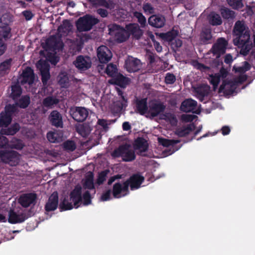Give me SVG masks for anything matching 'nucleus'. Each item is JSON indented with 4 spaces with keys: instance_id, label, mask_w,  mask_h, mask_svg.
I'll return each mask as SVG.
<instances>
[{
    "instance_id": "1",
    "label": "nucleus",
    "mask_w": 255,
    "mask_h": 255,
    "mask_svg": "<svg viewBox=\"0 0 255 255\" xmlns=\"http://www.w3.org/2000/svg\"><path fill=\"white\" fill-rule=\"evenodd\" d=\"M234 33L237 36L233 40L234 44L248 52L252 48V43L250 40V30L244 21H238L236 22Z\"/></svg>"
},
{
    "instance_id": "2",
    "label": "nucleus",
    "mask_w": 255,
    "mask_h": 255,
    "mask_svg": "<svg viewBox=\"0 0 255 255\" xmlns=\"http://www.w3.org/2000/svg\"><path fill=\"white\" fill-rule=\"evenodd\" d=\"M81 189L80 186H77L70 194V202L64 199L60 204L59 207L61 211L70 210L73 208L79 207L78 204L82 202Z\"/></svg>"
},
{
    "instance_id": "3",
    "label": "nucleus",
    "mask_w": 255,
    "mask_h": 255,
    "mask_svg": "<svg viewBox=\"0 0 255 255\" xmlns=\"http://www.w3.org/2000/svg\"><path fill=\"white\" fill-rule=\"evenodd\" d=\"M112 157L117 158L121 157L123 160L129 162L135 158V155L132 147L128 144L120 146L111 153Z\"/></svg>"
},
{
    "instance_id": "4",
    "label": "nucleus",
    "mask_w": 255,
    "mask_h": 255,
    "mask_svg": "<svg viewBox=\"0 0 255 255\" xmlns=\"http://www.w3.org/2000/svg\"><path fill=\"white\" fill-rule=\"evenodd\" d=\"M246 79V75L243 74L233 80L227 79L223 80V83L220 87L219 91L227 95H230L234 92L237 85L242 83Z\"/></svg>"
},
{
    "instance_id": "5",
    "label": "nucleus",
    "mask_w": 255,
    "mask_h": 255,
    "mask_svg": "<svg viewBox=\"0 0 255 255\" xmlns=\"http://www.w3.org/2000/svg\"><path fill=\"white\" fill-rule=\"evenodd\" d=\"M97 18L89 15L80 17L77 21L76 26L79 31H86L90 30L92 26L98 22Z\"/></svg>"
},
{
    "instance_id": "6",
    "label": "nucleus",
    "mask_w": 255,
    "mask_h": 255,
    "mask_svg": "<svg viewBox=\"0 0 255 255\" xmlns=\"http://www.w3.org/2000/svg\"><path fill=\"white\" fill-rule=\"evenodd\" d=\"M11 36V28L7 24L0 25V56L2 55L5 51L6 44L5 41Z\"/></svg>"
},
{
    "instance_id": "7",
    "label": "nucleus",
    "mask_w": 255,
    "mask_h": 255,
    "mask_svg": "<svg viewBox=\"0 0 255 255\" xmlns=\"http://www.w3.org/2000/svg\"><path fill=\"white\" fill-rule=\"evenodd\" d=\"M20 160V155L15 151L0 152V160L11 166L17 165Z\"/></svg>"
},
{
    "instance_id": "8",
    "label": "nucleus",
    "mask_w": 255,
    "mask_h": 255,
    "mask_svg": "<svg viewBox=\"0 0 255 255\" xmlns=\"http://www.w3.org/2000/svg\"><path fill=\"white\" fill-rule=\"evenodd\" d=\"M109 33L111 35H114L116 39L119 42L125 41L128 37L129 34L120 26L114 24L109 27Z\"/></svg>"
},
{
    "instance_id": "9",
    "label": "nucleus",
    "mask_w": 255,
    "mask_h": 255,
    "mask_svg": "<svg viewBox=\"0 0 255 255\" xmlns=\"http://www.w3.org/2000/svg\"><path fill=\"white\" fill-rule=\"evenodd\" d=\"M129 183L124 182L116 183L114 185L113 195L115 198H119L124 197L129 193Z\"/></svg>"
},
{
    "instance_id": "10",
    "label": "nucleus",
    "mask_w": 255,
    "mask_h": 255,
    "mask_svg": "<svg viewBox=\"0 0 255 255\" xmlns=\"http://www.w3.org/2000/svg\"><path fill=\"white\" fill-rule=\"evenodd\" d=\"M71 115L76 121L82 122L87 118L89 112L87 109L84 107H75L70 111Z\"/></svg>"
},
{
    "instance_id": "11",
    "label": "nucleus",
    "mask_w": 255,
    "mask_h": 255,
    "mask_svg": "<svg viewBox=\"0 0 255 255\" xmlns=\"http://www.w3.org/2000/svg\"><path fill=\"white\" fill-rule=\"evenodd\" d=\"M75 67L81 71H85L91 67L92 61L88 56H78L73 62Z\"/></svg>"
},
{
    "instance_id": "12",
    "label": "nucleus",
    "mask_w": 255,
    "mask_h": 255,
    "mask_svg": "<svg viewBox=\"0 0 255 255\" xmlns=\"http://www.w3.org/2000/svg\"><path fill=\"white\" fill-rule=\"evenodd\" d=\"M36 67L40 72L42 82L44 84H46L50 78L49 65L48 62L45 60H40L36 64Z\"/></svg>"
},
{
    "instance_id": "13",
    "label": "nucleus",
    "mask_w": 255,
    "mask_h": 255,
    "mask_svg": "<svg viewBox=\"0 0 255 255\" xmlns=\"http://www.w3.org/2000/svg\"><path fill=\"white\" fill-rule=\"evenodd\" d=\"M228 73L225 69L222 68L219 73L215 74H209L208 80L213 85L214 90H215L218 87L221 80H223L227 76Z\"/></svg>"
},
{
    "instance_id": "14",
    "label": "nucleus",
    "mask_w": 255,
    "mask_h": 255,
    "mask_svg": "<svg viewBox=\"0 0 255 255\" xmlns=\"http://www.w3.org/2000/svg\"><path fill=\"white\" fill-rule=\"evenodd\" d=\"M97 56L101 63H106L111 60L112 54L107 47L103 45L97 49Z\"/></svg>"
},
{
    "instance_id": "15",
    "label": "nucleus",
    "mask_w": 255,
    "mask_h": 255,
    "mask_svg": "<svg viewBox=\"0 0 255 255\" xmlns=\"http://www.w3.org/2000/svg\"><path fill=\"white\" fill-rule=\"evenodd\" d=\"M28 217L25 213L18 211L16 212L13 210H10L8 213V221L11 224L20 223L24 222Z\"/></svg>"
},
{
    "instance_id": "16",
    "label": "nucleus",
    "mask_w": 255,
    "mask_h": 255,
    "mask_svg": "<svg viewBox=\"0 0 255 255\" xmlns=\"http://www.w3.org/2000/svg\"><path fill=\"white\" fill-rule=\"evenodd\" d=\"M34 80L33 71L30 67L26 68L18 79V82L21 84L28 83L29 85L33 83Z\"/></svg>"
},
{
    "instance_id": "17",
    "label": "nucleus",
    "mask_w": 255,
    "mask_h": 255,
    "mask_svg": "<svg viewBox=\"0 0 255 255\" xmlns=\"http://www.w3.org/2000/svg\"><path fill=\"white\" fill-rule=\"evenodd\" d=\"M140 67V61L137 59L128 57L125 61V67L129 72H136Z\"/></svg>"
},
{
    "instance_id": "18",
    "label": "nucleus",
    "mask_w": 255,
    "mask_h": 255,
    "mask_svg": "<svg viewBox=\"0 0 255 255\" xmlns=\"http://www.w3.org/2000/svg\"><path fill=\"white\" fill-rule=\"evenodd\" d=\"M36 196L35 194H24L20 196L18 202L23 207H28L35 203Z\"/></svg>"
},
{
    "instance_id": "19",
    "label": "nucleus",
    "mask_w": 255,
    "mask_h": 255,
    "mask_svg": "<svg viewBox=\"0 0 255 255\" xmlns=\"http://www.w3.org/2000/svg\"><path fill=\"white\" fill-rule=\"evenodd\" d=\"M227 42L222 38L218 39L217 42L213 45L212 50L214 54L216 55L217 57L220 56L225 52L226 49Z\"/></svg>"
},
{
    "instance_id": "20",
    "label": "nucleus",
    "mask_w": 255,
    "mask_h": 255,
    "mask_svg": "<svg viewBox=\"0 0 255 255\" xmlns=\"http://www.w3.org/2000/svg\"><path fill=\"white\" fill-rule=\"evenodd\" d=\"M165 106L162 103L153 101L149 103L148 113L154 117L163 112Z\"/></svg>"
},
{
    "instance_id": "21",
    "label": "nucleus",
    "mask_w": 255,
    "mask_h": 255,
    "mask_svg": "<svg viewBox=\"0 0 255 255\" xmlns=\"http://www.w3.org/2000/svg\"><path fill=\"white\" fill-rule=\"evenodd\" d=\"M117 91L120 97L119 100L115 102L114 104L113 110L114 112L116 113L120 112L127 106V101L123 96V92L119 89H118Z\"/></svg>"
},
{
    "instance_id": "22",
    "label": "nucleus",
    "mask_w": 255,
    "mask_h": 255,
    "mask_svg": "<svg viewBox=\"0 0 255 255\" xmlns=\"http://www.w3.org/2000/svg\"><path fill=\"white\" fill-rule=\"evenodd\" d=\"M144 180V177L138 174L131 176L128 180L126 181L129 183L131 190H133L139 188Z\"/></svg>"
},
{
    "instance_id": "23",
    "label": "nucleus",
    "mask_w": 255,
    "mask_h": 255,
    "mask_svg": "<svg viewBox=\"0 0 255 255\" xmlns=\"http://www.w3.org/2000/svg\"><path fill=\"white\" fill-rule=\"evenodd\" d=\"M148 23L153 27L161 28L164 25L165 19L162 15H153L148 18Z\"/></svg>"
},
{
    "instance_id": "24",
    "label": "nucleus",
    "mask_w": 255,
    "mask_h": 255,
    "mask_svg": "<svg viewBox=\"0 0 255 255\" xmlns=\"http://www.w3.org/2000/svg\"><path fill=\"white\" fill-rule=\"evenodd\" d=\"M58 196L57 192L53 193L49 197L48 202L45 205V209L47 211L55 210L58 206Z\"/></svg>"
},
{
    "instance_id": "25",
    "label": "nucleus",
    "mask_w": 255,
    "mask_h": 255,
    "mask_svg": "<svg viewBox=\"0 0 255 255\" xmlns=\"http://www.w3.org/2000/svg\"><path fill=\"white\" fill-rule=\"evenodd\" d=\"M197 102L191 99H188L184 101L180 106L181 111L184 112H194L197 107Z\"/></svg>"
},
{
    "instance_id": "26",
    "label": "nucleus",
    "mask_w": 255,
    "mask_h": 255,
    "mask_svg": "<svg viewBox=\"0 0 255 255\" xmlns=\"http://www.w3.org/2000/svg\"><path fill=\"white\" fill-rule=\"evenodd\" d=\"M127 31L129 34L132 35L136 39H138L143 34L142 30L136 23H130L126 26Z\"/></svg>"
},
{
    "instance_id": "27",
    "label": "nucleus",
    "mask_w": 255,
    "mask_h": 255,
    "mask_svg": "<svg viewBox=\"0 0 255 255\" xmlns=\"http://www.w3.org/2000/svg\"><path fill=\"white\" fill-rule=\"evenodd\" d=\"M134 149L139 152L141 155H145L144 152L147 149L148 143L144 139L142 138H137L134 142Z\"/></svg>"
},
{
    "instance_id": "28",
    "label": "nucleus",
    "mask_w": 255,
    "mask_h": 255,
    "mask_svg": "<svg viewBox=\"0 0 255 255\" xmlns=\"http://www.w3.org/2000/svg\"><path fill=\"white\" fill-rule=\"evenodd\" d=\"M209 90L210 88L207 85L198 86L194 88L195 95L202 101L204 97L208 94Z\"/></svg>"
},
{
    "instance_id": "29",
    "label": "nucleus",
    "mask_w": 255,
    "mask_h": 255,
    "mask_svg": "<svg viewBox=\"0 0 255 255\" xmlns=\"http://www.w3.org/2000/svg\"><path fill=\"white\" fill-rule=\"evenodd\" d=\"M50 120L52 125L56 127H62V117L57 111H54L51 112Z\"/></svg>"
},
{
    "instance_id": "30",
    "label": "nucleus",
    "mask_w": 255,
    "mask_h": 255,
    "mask_svg": "<svg viewBox=\"0 0 255 255\" xmlns=\"http://www.w3.org/2000/svg\"><path fill=\"white\" fill-rule=\"evenodd\" d=\"M47 137L51 142H59L62 140V134L60 131H50L47 133Z\"/></svg>"
},
{
    "instance_id": "31",
    "label": "nucleus",
    "mask_w": 255,
    "mask_h": 255,
    "mask_svg": "<svg viewBox=\"0 0 255 255\" xmlns=\"http://www.w3.org/2000/svg\"><path fill=\"white\" fill-rule=\"evenodd\" d=\"M194 128V125L192 124H190L187 126L178 128L176 130V134L179 136H184L189 134Z\"/></svg>"
},
{
    "instance_id": "32",
    "label": "nucleus",
    "mask_w": 255,
    "mask_h": 255,
    "mask_svg": "<svg viewBox=\"0 0 255 255\" xmlns=\"http://www.w3.org/2000/svg\"><path fill=\"white\" fill-rule=\"evenodd\" d=\"M136 110L142 115L148 112V108L147 107L146 99H142L137 102Z\"/></svg>"
},
{
    "instance_id": "33",
    "label": "nucleus",
    "mask_w": 255,
    "mask_h": 255,
    "mask_svg": "<svg viewBox=\"0 0 255 255\" xmlns=\"http://www.w3.org/2000/svg\"><path fill=\"white\" fill-rule=\"evenodd\" d=\"M58 81L61 87H67L69 82L67 73L65 72H61L58 77Z\"/></svg>"
},
{
    "instance_id": "34",
    "label": "nucleus",
    "mask_w": 255,
    "mask_h": 255,
    "mask_svg": "<svg viewBox=\"0 0 255 255\" xmlns=\"http://www.w3.org/2000/svg\"><path fill=\"white\" fill-rule=\"evenodd\" d=\"M92 130L91 128L87 124L80 125L77 128V131L82 136L88 135Z\"/></svg>"
},
{
    "instance_id": "35",
    "label": "nucleus",
    "mask_w": 255,
    "mask_h": 255,
    "mask_svg": "<svg viewBox=\"0 0 255 255\" xmlns=\"http://www.w3.org/2000/svg\"><path fill=\"white\" fill-rule=\"evenodd\" d=\"M11 117L10 115H7L6 113L2 112L0 114V127H6L11 122Z\"/></svg>"
},
{
    "instance_id": "36",
    "label": "nucleus",
    "mask_w": 255,
    "mask_h": 255,
    "mask_svg": "<svg viewBox=\"0 0 255 255\" xmlns=\"http://www.w3.org/2000/svg\"><path fill=\"white\" fill-rule=\"evenodd\" d=\"M210 23L213 25H220L222 22V19L219 14L215 12H211L209 15Z\"/></svg>"
},
{
    "instance_id": "37",
    "label": "nucleus",
    "mask_w": 255,
    "mask_h": 255,
    "mask_svg": "<svg viewBox=\"0 0 255 255\" xmlns=\"http://www.w3.org/2000/svg\"><path fill=\"white\" fill-rule=\"evenodd\" d=\"M19 129V126L17 124L13 125L11 128L2 129L0 130L1 134L13 135Z\"/></svg>"
},
{
    "instance_id": "38",
    "label": "nucleus",
    "mask_w": 255,
    "mask_h": 255,
    "mask_svg": "<svg viewBox=\"0 0 255 255\" xmlns=\"http://www.w3.org/2000/svg\"><path fill=\"white\" fill-rule=\"evenodd\" d=\"M47 44L51 45L55 50L61 49L63 46L62 42L59 39L58 41H56V38L54 37L49 39L47 40Z\"/></svg>"
},
{
    "instance_id": "39",
    "label": "nucleus",
    "mask_w": 255,
    "mask_h": 255,
    "mask_svg": "<svg viewBox=\"0 0 255 255\" xmlns=\"http://www.w3.org/2000/svg\"><path fill=\"white\" fill-rule=\"evenodd\" d=\"M128 82V79L122 75H118L115 79V84L121 87H125Z\"/></svg>"
},
{
    "instance_id": "40",
    "label": "nucleus",
    "mask_w": 255,
    "mask_h": 255,
    "mask_svg": "<svg viewBox=\"0 0 255 255\" xmlns=\"http://www.w3.org/2000/svg\"><path fill=\"white\" fill-rule=\"evenodd\" d=\"M58 102V100L56 98L48 97L43 100V104L46 107L52 108L53 105L57 104Z\"/></svg>"
},
{
    "instance_id": "41",
    "label": "nucleus",
    "mask_w": 255,
    "mask_h": 255,
    "mask_svg": "<svg viewBox=\"0 0 255 255\" xmlns=\"http://www.w3.org/2000/svg\"><path fill=\"white\" fill-rule=\"evenodd\" d=\"M84 187L89 189L94 188L93 175L92 173L90 172L87 174L84 182Z\"/></svg>"
},
{
    "instance_id": "42",
    "label": "nucleus",
    "mask_w": 255,
    "mask_h": 255,
    "mask_svg": "<svg viewBox=\"0 0 255 255\" xmlns=\"http://www.w3.org/2000/svg\"><path fill=\"white\" fill-rule=\"evenodd\" d=\"M11 93L10 96L13 99H16L21 94V90L18 85L15 84L11 86Z\"/></svg>"
},
{
    "instance_id": "43",
    "label": "nucleus",
    "mask_w": 255,
    "mask_h": 255,
    "mask_svg": "<svg viewBox=\"0 0 255 255\" xmlns=\"http://www.w3.org/2000/svg\"><path fill=\"white\" fill-rule=\"evenodd\" d=\"M12 60L11 59H7L0 64V72L5 73L9 70L11 65Z\"/></svg>"
},
{
    "instance_id": "44",
    "label": "nucleus",
    "mask_w": 255,
    "mask_h": 255,
    "mask_svg": "<svg viewBox=\"0 0 255 255\" xmlns=\"http://www.w3.org/2000/svg\"><path fill=\"white\" fill-rule=\"evenodd\" d=\"M30 103V98L28 96H22L18 102L16 103L20 107L25 108L28 106Z\"/></svg>"
},
{
    "instance_id": "45",
    "label": "nucleus",
    "mask_w": 255,
    "mask_h": 255,
    "mask_svg": "<svg viewBox=\"0 0 255 255\" xmlns=\"http://www.w3.org/2000/svg\"><path fill=\"white\" fill-rule=\"evenodd\" d=\"M158 141L161 144L164 146L174 145L179 142V141L177 140L167 139L161 138H158Z\"/></svg>"
},
{
    "instance_id": "46",
    "label": "nucleus",
    "mask_w": 255,
    "mask_h": 255,
    "mask_svg": "<svg viewBox=\"0 0 255 255\" xmlns=\"http://www.w3.org/2000/svg\"><path fill=\"white\" fill-rule=\"evenodd\" d=\"M222 16L225 18H233L235 17V12L226 8H223L221 10Z\"/></svg>"
},
{
    "instance_id": "47",
    "label": "nucleus",
    "mask_w": 255,
    "mask_h": 255,
    "mask_svg": "<svg viewBox=\"0 0 255 255\" xmlns=\"http://www.w3.org/2000/svg\"><path fill=\"white\" fill-rule=\"evenodd\" d=\"M117 71V68L116 66L113 64L108 65L106 69V73L107 74L111 77L114 76Z\"/></svg>"
},
{
    "instance_id": "48",
    "label": "nucleus",
    "mask_w": 255,
    "mask_h": 255,
    "mask_svg": "<svg viewBox=\"0 0 255 255\" xmlns=\"http://www.w3.org/2000/svg\"><path fill=\"white\" fill-rule=\"evenodd\" d=\"M250 68L251 66L250 64L246 61L244 62L243 65L242 66L238 67H236L235 66L234 67V69L236 72H238L241 73H244L245 72L248 71L250 70Z\"/></svg>"
},
{
    "instance_id": "49",
    "label": "nucleus",
    "mask_w": 255,
    "mask_h": 255,
    "mask_svg": "<svg viewBox=\"0 0 255 255\" xmlns=\"http://www.w3.org/2000/svg\"><path fill=\"white\" fill-rule=\"evenodd\" d=\"M71 29V26L68 21H65L63 24L58 28V32L59 33L64 32L68 33Z\"/></svg>"
},
{
    "instance_id": "50",
    "label": "nucleus",
    "mask_w": 255,
    "mask_h": 255,
    "mask_svg": "<svg viewBox=\"0 0 255 255\" xmlns=\"http://www.w3.org/2000/svg\"><path fill=\"white\" fill-rule=\"evenodd\" d=\"M229 4L233 8L238 9L243 6L242 0H227Z\"/></svg>"
},
{
    "instance_id": "51",
    "label": "nucleus",
    "mask_w": 255,
    "mask_h": 255,
    "mask_svg": "<svg viewBox=\"0 0 255 255\" xmlns=\"http://www.w3.org/2000/svg\"><path fill=\"white\" fill-rule=\"evenodd\" d=\"M90 2L95 6H104L109 7V4L106 0H89Z\"/></svg>"
},
{
    "instance_id": "52",
    "label": "nucleus",
    "mask_w": 255,
    "mask_h": 255,
    "mask_svg": "<svg viewBox=\"0 0 255 255\" xmlns=\"http://www.w3.org/2000/svg\"><path fill=\"white\" fill-rule=\"evenodd\" d=\"M17 110V104L16 105H8L5 107L4 113H6L7 115H10L11 117V115L13 113L15 112Z\"/></svg>"
},
{
    "instance_id": "53",
    "label": "nucleus",
    "mask_w": 255,
    "mask_h": 255,
    "mask_svg": "<svg viewBox=\"0 0 255 255\" xmlns=\"http://www.w3.org/2000/svg\"><path fill=\"white\" fill-rule=\"evenodd\" d=\"M64 148L69 151H73L76 148V145L75 143L70 140H68L65 142L63 144Z\"/></svg>"
},
{
    "instance_id": "54",
    "label": "nucleus",
    "mask_w": 255,
    "mask_h": 255,
    "mask_svg": "<svg viewBox=\"0 0 255 255\" xmlns=\"http://www.w3.org/2000/svg\"><path fill=\"white\" fill-rule=\"evenodd\" d=\"M12 143L11 144V146L12 148H14L17 149H22L23 147V143L22 141L18 139H14L12 141Z\"/></svg>"
},
{
    "instance_id": "55",
    "label": "nucleus",
    "mask_w": 255,
    "mask_h": 255,
    "mask_svg": "<svg viewBox=\"0 0 255 255\" xmlns=\"http://www.w3.org/2000/svg\"><path fill=\"white\" fill-rule=\"evenodd\" d=\"M175 76L171 73H167L165 78V81L166 83L168 84H173L175 81Z\"/></svg>"
},
{
    "instance_id": "56",
    "label": "nucleus",
    "mask_w": 255,
    "mask_h": 255,
    "mask_svg": "<svg viewBox=\"0 0 255 255\" xmlns=\"http://www.w3.org/2000/svg\"><path fill=\"white\" fill-rule=\"evenodd\" d=\"M143 9L146 13H153L154 12V8L150 4L148 3L144 4L143 5Z\"/></svg>"
},
{
    "instance_id": "57",
    "label": "nucleus",
    "mask_w": 255,
    "mask_h": 255,
    "mask_svg": "<svg viewBox=\"0 0 255 255\" xmlns=\"http://www.w3.org/2000/svg\"><path fill=\"white\" fill-rule=\"evenodd\" d=\"M97 124L102 127L104 129L107 130L108 128V125H110V123L104 119H98Z\"/></svg>"
},
{
    "instance_id": "58",
    "label": "nucleus",
    "mask_w": 255,
    "mask_h": 255,
    "mask_svg": "<svg viewBox=\"0 0 255 255\" xmlns=\"http://www.w3.org/2000/svg\"><path fill=\"white\" fill-rule=\"evenodd\" d=\"M202 38L206 41L210 39L212 37L211 31L209 29L203 31L201 35Z\"/></svg>"
},
{
    "instance_id": "59",
    "label": "nucleus",
    "mask_w": 255,
    "mask_h": 255,
    "mask_svg": "<svg viewBox=\"0 0 255 255\" xmlns=\"http://www.w3.org/2000/svg\"><path fill=\"white\" fill-rule=\"evenodd\" d=\"M195 117L193 115L183 114L181 116V119L185 122H190L192 121Z\"/></svg>"
},
{
    "instance_id": "60",
    "label": "nucleus",
    "mask_w": 255,
    "mask_h": 255,
    "mask_svg": "<svg viewBox=\"0 0 255 255\" xmlns=\"http://www.w3.org/2000/svg\"><path fill=\"white\" fill-rule=\"evenodd\" d=\"M83 203L84 205H88L91 202V197L88 191L85 192L83 195Z\"/></svg>"
},
{
    "instance_id": "61",
    "label": "nucleus",
    "mask_w": 255,
    "mask_h": 255,
    "mask_svg": "<svg viewBox=\"0 0 255 255\" xmlns=\"http://www.w3.org/2000/svg\"><path fill=\"white\" fill-rule=\"evenodd\" d=\"M106 174L104 172L100 173L97 179V183L98 185L102 184L103 182L106 180Z\"/></svg>"
},
{
    "instance_id": "62",
    "label": "nucleus",
    "mask_w": 255,
    "mask_h": 255,
    "mask_svg": "<svg viewBox=\"0 0 255 255\" xmlns=\"http://www.w3.org/2000/svg\"><path fill=\"white\" fill-rule=\"evenodd\" d=\"M112 194V192L110 190H109L104 193L101 196V200L103 201L108 200L110 199Z\"/></svg>"
},
{
    "instance_id": "63",
    "label": "nucleus",
    "mask_w": 255,
    "mask_h": 255,
    "mask_svg": "<svg viewBox=\"0 0 255 255\" xmlns=\"http://www.w3.org/2000/svg\"><path fill=\"white\" fill-rule=\"evenodd\" d=\"M194 65L195 68H196L197 69H199L201 71H203L206 72L209 70V67H206V66H204V65L199 63L198 62L195 63Z\"/></svg>"
},
{
    "instance_id": "64",
    "label": "nucleus",
    "mask_w": 255,
    "mask_h": 255,
    "mask_svg": "<svg viewBox=\"0 0 255 255\" xmlns=\"http://www.w3.org/2000/svg\"><path fill=\"white\" fill-rule=\"evenodd\" d=\"M22 14L27 20H30L34 15L30 10H25L22 12Z\"/></svg>"
}]
</instances>
